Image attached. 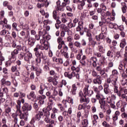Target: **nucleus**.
<instances>
[{
    "label": "nucleus",
    "instance_id": "f257e3e1",
    "mask_svg": "<svg viewBox=\"0 0 127 127\" xmlns=\"http://www.w3.org/2000/svg\"><path fill=\"white\" fill-rule=\"evenodd\" d=\"M42 50V48L41 45L39 44H37L36 45L35 48L33 51L35 52V55L37 58L35 59V61L37 64H40L41 63V59H43L45 60L46 59V57H44V55L43 54V52L42 51L39 52L38 50Z\"/></svg>",
    "mask_w": 127,
    "mask_h": 127
},
{
    "label": "nucleus",
    "instance_id": "f03ea898",
    "mask_svg": "<svg viewBox=\"0 0 127 127\" xmlns=\"http://www.w3.org/2000/svg\"><path fill=\"white\" fill-rule=\"evenodd\" d=\"M27 49L26 48V46H21L20 45H18L16 46V49H14L13 51L11 52V58L10 60H12L13 62L15 61L16 60V55L18 54L19 51H23V52H26Z\"/></svg>",
    "mask_w": 127,
    "mask_h": 127
},
{
    "label": "nucleus",
    "instance_id": "7ed1b4c3",
    "mask_svg": "<svg viewBox=\"0 0 127 127\" xmlns=\"http://www.w3.org/2000/svg\"><path fill=\"white\" fill-rule=\"evenodd\" d=\"M89 87H90V85H86L83 89V92L85 95L83 97L85 98L84 103H86V104H89L90 103V98L89 97H86V96L92 97L94 94V91L91 89H89Z\"/></svg>",
    "mask_w": 127,
    "mask_h": 127
},
{
    "label": "nucleus",
    "instance_id": "20e7f679",
    "mask_svg": "<svg viewBox=\"0 0 127 127\" xmlns=\"http://www.w3.org/2000/svg\"><path fill=\"white\" fill-rule=\"evenodd\" d=\"M118 81V77L115 78H111L110 77L108 78L106 80V82L104 84H107L108 86H114V93L116 94V90L119 89V86L117 85V81Z\"/></svg>",
    "mask_w": 127,
    "mask_h": 127
},
{
    "label": "nucleus",
    "instance_id": "39448f33",
    "mask_svg": "<svg viewBox=\"0 0 127 127\" xmlns=\"http://www.w3.org/2000/svg\"><path fill=\"white\" fill-rule=\"evenodd\" d=\"M86 1L88 3L87 4V9H90L93 7V3H92V1H96V0H82L80 3L78 5L77 8L80 9V10H82L84 8V6L86 4Z\"/></svg>",
    "mask_w": 127,
    "mask_h": 127
},
{
    "label": "nucleus",
    "instance_id": "423d86ee",
    "mask_svg": "<svg viewBox=\"0 0 127 127\" xmlns=\"http://www.w3.org/2000/svg\"><path fill=\"white\" fill-rule=\"evenodd\" d=\"M16 109V114L18 115H19L20 120H24L25 122H27L28 113L22 112L23 111H21V108H20V107H18V108Z\"/></svg>",
    "mask_w": 127,
    "mask_h": 127
},
{
    "label": "nucleus",
    "instance_id": "0eeeda50",
    "mask_svg": "<svg viewBox=\"0 0 127 127\" xmlns=\"http://www.w3.org/2000/svg\"><path fill=\"white\" fill-rule=\"evenodd\" d=\"M40 89L38 92L40 95H43L44 93H46V96H47V97H48L49 98H50V97L52 96V95H51V92L47 91H48V87H47V86L42 84L40 85Z\"/></svg>",
    "mask_w": 127,
    "mask_h": 127
},
{
    "label": "nucleus",
    "instance_id": "6e6552de",
    "mask_svg": "<svg viewBox=\"0 0 127 127\" xmlns=\"http://www.w3.org/2000/svg\"><path fill=\"white\" fill-rule=\"evenodd\" d=\"M115 94H117L118 97H120L121 99H126V95L127 94V89H124L123 87H121L119 89H116L115 91Z\"/></svg>",
    "mask_w": 127,
    "mask_h": 127
},
{
    "label": "nucleus",
    "instance_id": "1a4fd4ad",
    "mask_svg": "<svg viewBox=\"0 0 127 127\" xmlns=\"http://www.w3.org/2000/svg\"><path fill=\"white\" fill-rule=\"evenodd\" d=\"M58 79H59V75H55L54 77H52V76L48 77L47 81L49 83H51L52 82L54 86H57V85L58 84Z\"/></svg>",
    "mask_w": 127,
    "mask_h": 127
},
{
    "label": "nucleus",
    "instance_id": "9d476101",
    "mask_svg": "<svg viewBox=\"0 0 127 127\" xmlns=\"http://www.w3.org/2000/svg\"><path fill=\"white\" fill-rule=\"evenodd\" d=\"M31 110H32V106L28 103H24L22 107V112H23V113H28V112L31 111Z\"/></svg>",
    "mask_w": 127,
    "mask_h": 127
},
{
    "label": "nucleus",
    "instance_id": "9b49d317",
    "mask_svg": "<svg viewBox=\"0 0 127 127\" xmlns=\"http://www.w3.org/2000/svg\"><path fill=\"white\" fill-rule=\"evenodd\" d=\"M83 22H79L78 25L76 27V31L79 32L80 35H84L85 31L84 30V27Z\"/></svg>",
    "mask_w": 127,
    "mask_h": 127
},
{
    "label": "nucleus",
    "instance_id": "f8f14e48",
    "mask_svg": "<svg viewBox=\"0 0 127 127\" xmlns=\"http://www.w3.org/2000/svg\"><path fill=\"white\" fill-rule=\"evenodd\" d=\"M99 103L100 105L101 110H106V107H107V101H106V98H101V99L99 101Z\"/></svg>",
    "mask_w": 127,
    "mask_h": 127
},
{
    "label": "nucleus",
    "instance_id": "ddd939ff",
    "mask_svg": "<svg viewBox=\"0 0 127 127\" xmlns=\"http://www.w3.org/2000/svg\"><path fill=\"white\" fill-rule=\"evenodd\" d=\"M92 82L94 85H101L103 82V80L101 76L98 75L95 78L93 79Z\"/></svg>",
    "mask_w": 127,
    "mask_h": 127
},
{
    "label": "nucleus",
    "instance_id": "4468645a",
    "mask_svg": "<svg viewBox=\"0 0 127 127\" xmlns=\"http://www.w3.org/2000/svg\"><path fill=\"white\" fill-rule=\"evenodd\" d=\"M64 75L66 78H68L69 80L73 79L75 76H76V73L75 71L70 72H65L64 73Z\"/></svg>",
    "mask_w": 127,
    "mask_h": 127
},
{
    "label": "nucleus",
    "instance_id": "2eb2a0df",
    "mask_svg": "<svg viewBox=\"0 0 127 127\" xmlns=\"http://www.w3.org/2000/svg\"><path fill=\"white\" fill-rule=\"evenodd\" d=\"M84 32L86 33V36L88 37L89 41H91L93 40V37L92 36V34L91 33V30L88 29V28L85 27L84 28Z\"/></svg>",
    "mask_w": 127,
    "mask_h": 127
},
{
    "label": "nucleus",
    "instance_id": "dca6fc26",
    "mask_svg": "<svg viewBox=\"0 0 127 127\" xmlns=\"http://www.w3.org/2000/svg\"><path fill=\"white\" fill-rule=\"evenodd\" d=\"M32 54L31 53H28L27 54H25L24 57V60L25 61V62H27L28 63H29L30 62V61L32 59Z\"/></svg>",
    "mask_w": 127,
    "mask_h": 127
},
{
    "label": "nucleus",
    "instance_id": "f3484780",
    "mask_svg": "<svg viewBox=\"0 0 127 127\" xmlns=\"http://www.w3.org/2000/svg\"><path fill=\"white\" fill-rule=\"evenodd\" d=\"M120 115H121V112L117 110L115 112L114 115L112 116V120L113 122H116L117 120H119Z\"/></svg>",
    "mask_w": 127,
    "mask_h": 127
},
{
    "label": "nucleus",
    "instance_id": "a211bd4d",
    "mask_svg": "<svg viewBox=\"0 0 127 127\" xmlns=\"http://www.w3.org/2000/svg\"><path fill=\"white\" fill-rule=\"evenodd\" d=\"M35 41L36 40L34 38L29 37L28 39V44L30 47H33L35 44Z\"/></svg>",
    "mask_w": 127,
    "mask_h": 127
},
{
    "label": "nucleus",
    "instance_id": "6ab92c4d",
    "mask_svg": "<svg viewBox=\"0 0 127 127\" xmlns=\"http://www.w3.org/2000/svg\"><path fill=\"white\" fill-rule=\"evenodd\" d=\"M95 38L97 41H101L106 38V36L105 33H101L99 35L96 36Z\"/></svg>",
    "mask_w": 127,
    "mask_h": 127
},
{
    "label": "nucleus",
    "instance_id": "aec40b11",
    "mask_svg": "<svg viewBox=\"0 0 127 127\" xmlns=\"http://www.w3.org/2000/svg\"><path fill=\"white\" fill-rule=\"evenodd\" d=\"M107 56L109 57V61H113L114 60V52L112 51H108L107 53Z\"/></svg>",
    "mask_w": 127,
    "mask_h": 127
},
{
    "label": "nucleus",
    "instance_id": "412c9836",
    "mask_svg": "<svg viewBox=\"0 0 127 127\" xmlns=\"http://www.w3.org/2000/svg\"><path fill=\"white\" fill-rule=\"evenodd\" d=\"M20 100H17V105H16V109H18V108L20 107V109H21V103L22 104H24L25 100L23 98H21Z\"/></svg>",
    "mask_w": 127,
    "mask_h": 127
},
{
    "label": "nucleus",
    "instance_id": "4be33fe9",
    "mask_svg": "<svg viewBox=\"0 0 127 127\" xmlns=\"http://www.w3.org/2000/svg\"><path fill=\"white\" fill-rule=\"evenodd\" d=\"M86 59H87V57H86L85 55H83L81 58V60H80V63L81 64V66H86L87 64Z\"/></svg>",
    "mask_w": 127,
    "mask_h": 127
},
{
    "label": "nucleus",
    "instance_id": "5701e85b",
    "mask_svg": "<svg viewBox=\"0 0 127 127\" xmlns=\"http://www.w3.org/2000/svg\"><path fill=\"white\" fill-rule=\"evenodd\" d=\"M109 87L110 85H108L107 84H104V92L106 95H109V93H110V88H109Z\"/></svg>",
    "mask_w": 127,
    "mask_h": 127
},
{
    "label": "nucleus",
    "instance_id": "b1692460",
    "mask_svg": "<svg viewBox=\"0 0 127 127\" xmlns=\"http://www.w3.org/2000/svg\"><path fill=\"white\" fill-rule=\"evenodd\" d=\"M71 3L70 0H63V2L61 4L62 7H66V5H69Z\"/></svg>",
    "mask_w": 127,
    "mask_h": 127
},
{
    "label": "nucleus",
    "instance_id": "393cba45",
    "mask_svg": "<svg viewBox=\"0 0 127 127\" xmlns=\"http://www.w3.org/2000/svg\"><path fill=\"white\" fill-rule=\"evenodd\" d=\"M19 21L21 26H22V27H25V26H26V24H25V18H20Z\"/></svg>",
    "mask_w": 127,
    "mask_h": 127
},
{
    "label": "nucleus",
    "instance_id": "a878e982",
    "mask_svg": "<svg viewBox=\"0 0 127 127\" xmlns=\"http://www.w3.org/2000/svg\"><path fill=\"white\" fill-rule=\"evenodd\" d=\"M77 91V86L76 84H73L72 85V88H71V94L73 95V96H75L76 95V91Z\"/></svg>",
    "mask_w": 127,
    "mask_h": 127
},
{
    "label": "nucleus",
    "instance_id": "bb28decb",
    "mask_svg": "<svg viewBox=\"0 0 127 127\" xmlns=\"http://www.w3.org/2000/svg\"><path fill=\"white\" fill-rule=\"evenodd\" d=\"M27 99H28V100H31V98H32L33 99L35 98V93L34 92V91H31L30 94L27 95Z\"/></svg>",
    "mask_w": 127,
    "mask_h": 127
},
{
    "label": "nucleus",
    "instance_id": "cd10ccee",
    "mask_svg": "<svg viewBox=\"0 0 127 127\" xmlns=\"http://www.w3.org/2000/svg\"><path fill=\"white\" fill-rule=\"evenodd\" d=\"M82 127H88L89 125V121L88 119H84L81 121Z\"/></svg>",
    "mask_w": 127,
    "mask_h": 127
},
{
    "label": "nucleus",
    "instance_id": "c85d7f7f",
    "mask_svg": "<svg viewBox=\"0 0 127 127\" xmlns=\"http://www.w3.org/2000/svg\"><path fill=\"white\" fill-rule=\"evenodd\" d=\"M43 116V112H40L38 114L35 115L36 121H40V119Z\"/></svg>",
    "mask_w": 127,
    "mask_h": 127
},
{
    "label": "nucleus",
    "instance_id": "c756f323",
    "mask_svg": "<svg viewBox=\"0 0 127 127\" xmlns=\"http://www.w3.org/2000/svg\"><path fill=\"white\" fill-rule=\"evenodd\" d=\"M20 34L22 37H23L24 38H27L29 36V32H28L27 34H26V32L25 31H22Z\"/></svg>",
    "mask_w": 127,
    "mask_h": 127
},
{
    "label": "nucleus",
    "instance_id": "7c9ffc66",
    "mask_svg": "<svg viewBox=\"0 0 127 127\" xmlns=\"http://www.w3.org/2000/svg\"><path fill=\"white\" fill-rule=\"evenodd\" d=\"M54 100H55V97H54L53 95H51V97L48 98L49 105H51V106H53V104H54L53 102Z\"/></svg>",
    "mask_w": 127,
    "mask_h": 127
},
{
    "label": "nucleus",
    "instance_id": "2f4dec72",
    "mask_svg": "<svg viewBox=\"0 0 127 127\" xmlns=\"http://www.w3.org/2000/svg\"><path fill=\"white\" fill-rule=\"evenodd\" d=\"M124 67H126V66L123 64V62H120L118 66V69L120 70V72H125Z\"/></svg>",
    "mask_w": 127,
    "mask_h": 127
},
{
    "label": "nucleus",
    "instance_id": "473e14b6",
    "mask_svg": "<svg viewBox=\"0 0 127 127\" xmlns=\"http://www.w3.org/2000/svg\"><path fill=\"white\" fill-rule=\"evenodd\" d=\"M127 45V41L125 39H123L121 40V42L120 43V47L121 48H124L125 46Z\"/></svg>",
    "mask_w": 127,
    "mask_h": 127
},
{
    "label": "nucleus",
    "instance_id": "72a5a7b5",
    "mask_svg": "<svg viewBox=\"0 0 127 127\" xmlns=\"http://www.w3.org/2000/svg\"><path fill=\"white\" fill-rule=\"evenodd\" d=\"M66 85H67V81L65 79H63L61 84H59L58 87L59 88H63V85L66 86Z\"/></svg>",
    "mask_w": 127,
    "mask_h": 127
},
{
    "label": "nucleus",
    "instance_id": "f704fd0d",
    "mask_svg": "<svg viewBox=\"0 0 127 127\" xmlns=\"http://www.w3.org/2000/svg\"><path fill=\"white\" fill-rule=\"evenodd\" d=\"M106 18H101V21L99 22V26H103L104 24H106Z\"/></svg>",
    "mask_w": 127,
    "mask_h": 127
},
{
    "label": "nucleus",
    "instance_id": "c9c22d12",
    "mask_svg": "<svg viewBox=\"0 0 127 127\" xmlns=\"http://www.w3.org/2000/svg\"><path fill=\"white\" fill-rule=\"evenodd\" d=\"M67 26L69 28H72L73 27H75V26H76V24L72 23V20L69 19V22L67 24Z\"/></svg>",
    "mask_w": 127,
    "mask_h": 127
},
{
    "label": "nucleus",
    "instance_id": "e433bc0d",
    "mask_svg": "<svg viewBox=\"0 0 127 127\" xmlns=\"http://www.w3.org/2000/svg\"><path fill=\"white\" fill-rule=\"evenodd\" d=\"M42 73V70L40 67H38L36 70V76H40V74Z\"/></svg>",
    "mask_w": 127,
    "mask_h": 127
},
{
    "label": "nucleus",
    "instance_id": "4c0bfd02",
    "mask_svg": "<svg viewBox=\"0 0 127 127\" xmlns=\"http://www.w3.org/2000/svg\"><path fill=\"white\" fill-rule=\"evenodd\" d=\"M122 5H123V7H122V12L123 13H126L127 9V4H126V3H124L122 4Z\"/></svg>",
    "mask_w": 127,
    "mask_h": 127
},
{
    "label": "nucleus",
    "instance_id": "58836bf2",
    "mask_svg": "<svg viewBox=\"0 0 127 127\" xmlns=\"http://www.w3.org/2000/svg\"><path fill=\"white\" fill-rule=\"evenodd\" d=\"M98 50L101 53H105L106 51V50L104 48V46H103L102 45H100L98 46Z\"/></svg>",
    "mask_w": 127,
    "mask_h": 127
},
{
    "label": "nucleus",
    "instance_id": "ea45409f",
    "mask_svg": "<svg viewBox=\"0 0 127 127\" xmlns=\"http://www.w3.org/2000/svg\"><path fill=\"white\" fill-rule=\"evenodd\" d=\"M46 33H47V32H46V30H43L42 31L40 30L39 31V37H41V36H44V35H45V34H46Z\"/></svg>",
    "mask_w": 127,
    "mask_h": 127
},
{
    "label": "nucleus",
    "instance_id": "a19ab883",
    "mask_svg": "<svg viewBox=\"0 0 127 127\" xmlns=\"http://www.w3.org/2000/svg\"><path fill=\"white\" fill-rule=\"evenodd\" d=\"M11 70L12 72H15V71H18L19 70V67L17 65H14L11 67Z\"/></svg>",
    "mask_w": 127,
    "mask_h": 127
},
{
    "label": "nucleus",
    "instance_id": "79ce46f5",
    "mask_svg": "<svg viewBox=\"0 0 127 127\" xmlns=\"http://www.w3.org/2000/svg\"><path fill=\"white\" fill-rule=\"evenodd\" d=\"M90 43L88 44L89 46H92V47H95L96 44H97V42L92 40L91 41H89Z\"/></svg>",
    "mask_w": 127,
    "mask_h": 127
},
{
    "label": "nucleus",
    "instance_id": "37998d69",
    "mask_svg": "<svg viewBox=\"0 0 127 127\" xmlns=\"http://www.w3.org/2000/svg\"><path fill=\"white\" fill-rule=\"evenodd\" d=\"M116 57L117 59H121L122 58V54L121 51H118L116 53Z\"/></svg>",
    "mask_w": 127,
    "mask_h": 127
},
{
    "label": "nucleus",
    "instance_id": "c03bdc74",
    "mask_svg": "<svg viewBox=\"0 0 127 127\" xmlns=\"http://www.w3.org/2000/svg\"><path fill=\"white\" fill-rule=\"evenodd\" d=\"M44 56L45 57H46V58L45 60H44L43 59H42L43 60V61L45 62V63L46 64H47V65L48 66H49V65H50V64H50V60H49V59L47 58V57L46 56L44 55Z\"/></svg>",
    "mask_w": 127,
    "mask_h": 127
},
{
    "label": "nucleus",
    "instance_id": "a18cd8bd",
    "mask_svg": "<svg viewBox=\"0 0 127 127\" xmlns=\"http://www.w3.org/2000/svg\"><path fill=\"white\" fill-rule=\"evenodd\" d=\"M62 55L64 56V58L66 59H68V58H69V54L67 52L63 51L62 52Z\"/></svg>",
    "mask_w": 127,
    "mask_h": 127
},
{
    "label": "nucleus",
    "instance_id": "49530a36",
    "mask_svg": "<svg viewBox=\"0 0 127 127\" xmlns=\"http://www.w3.org/2000/svg\"><path fill=\"white\" fill-rule=\"evenodd\" d=\"M109 25L110 28H114L115 29H117V28H116V26H118V25L116 23H110L108 24Z\"/></svg>",
    "mask_w": 127,
    "mask_h": 127
},
{
    "label": "nucleus",
    "instance_id": "de8ad7c7",
    "mask_svg": "<svg viewBox=\"0 0 127 127\" xmlns=\"http://www.w3.org/2000/svg\"><path fill=\"white\" fill-rule=\"evenodd\" d=\"M18 114H16L15 115H13L12 118L13 119V122L14 123H17L18 122V118L17 117Z\"/></svg>",
    "mask_w": 127,
    "mask_h": 127
},
{
    "label": "nucleus",
    "instance_id": "09e8293b",
    "mask_svg": "<svg viewBox=\"0 0 127 127\" xmlns=\"http://www.w3.org/2000/svg\"><path fill=\"white\" fill-rule=\"evenodd\" d=\"M97 12L98 14H100L101 16H103L104 11H103V9H102V8H98L97 9Z\"/></svg>",
    "mask_w": 127,
    "mask_h": 127
},
{
    "label": "nucleus",
    "instance_id": "8fccbe9b",
    "mask_svg": "<svg viewBox=\"0 0 127 127\" xmlns=\"http://www.w3.org/2000/svg\"><path fill=\"white\" fill-rule=\"evenodd\" d=\"M37 100L38 101H39L38 103L40 106H42V105H44V103H45L44 100L42 99L41 98L39 99V97H38V96H37Z\"/></svg>",
    "mask_w": 127,
    "mask_h": 127
},
{
    "label": "nucleus",
    "instance_id": "3c124183",
    "mask_svg": "<svg viewBox=\"0 0 127 127\" xmlns=\"http://www.w3.org/2000/svg\"><path fill=\"white\" fill-rule=\"evenodd\" d=\"M49 74L50 75H51V76H58V75H57V73L55 72V70H53V69H51V70H50L49 72Z\"/></svg>",
    "mask_w": 127,
    "mask_h": 127
},
{
    "label": "nucleus",
    "instance_id": "603ef678",
    "mask_svg": "<svg viewBox=\"0 0 127 127\" xmlns=\"http://www.w3.org/2000/svg\"><path fill=\"white\" fill-rule=\"evenodd\" d=\"M101 7L103 11H106V10H107V6L105 5V2H103L101 4Z\"/></svg>",
    "mask_w": 127,
    "mask_h": 127
},
{
    "label": "nucleus",
    "instance_id": "864d4df0",
    "mask_svg": "<svg viewBox=\"0 0 127 127\" xmlns=\"http://www.w3.org/2000/svg\"><path fill=\"white\" fill-rule=\"evenodd\" d=\"M47 0H39V1H40V2H45L44 4H45L46 7H47V6L49 5V2L47 1Z\"/></svg>",
    "mask_w": 127,
    "mask_h": 127
},
{
    "label": "nucleus",
    "instance_id": "5fc2aeb1",
    "mask_svg": "<svg viewBox=\"0 0 127 127\" xmlns=\"http://www.w3.org/2000/svg\"><path fill=\"white\" fill-rule=\"evenodd\" d=\"M13 60V59L10 60H10L7 61L5 63V66H6V67H9V66H10L11 65L12 62H13L12 61Z\"/></svg>",
    "mask_w": 127,
    "mask_h": 127
},
{
    "label": "nucleus",
    "instance_id": "6e6d98bb",
    "mask_svg": "<svg viewBox=\"0 0 127 127\" xmlns=\"http://www.w3.org/2000/svg\"><path fill=\"white\" fill-rule=\"evenodd\" d=\"M62 28L66 32V31H68L69 30V28H68L67 26L65 25V24H62L61 25Z\"/></svg>",
    "mask_w": 127,
    "mask_h": 127
},
{
    "label": "nucleus",
    "instance_id": "4d7b16f0",
    "mask_svg": "<svg viewBox=\"0 0 127 127\" xmlns=\"http://www.w3.org/2000/svg\"><path fill=\"white\" fill-rule=\"evenodd\" d=\"M55 62L57 63H60V64H63V59L56 58Z\"/></svg>",
    "mask_w": 127,
    "mask_h": 127
},
{
    "label": "nucleus",
    "instance_id": "13d9d810",
    "mask_svg": "<svg viewBox=\"0 0 127 127\" xmlns=\"http://www.w3.org/2000/svg\"><path fill=\"white\" fill-rule=\"evenodd\" d=\"M111 15V12L110 11H107L106 12H104L103 17H107V16H110Z\"/></svg>",
    "mask_w": 127,
    "mask_h": 127
},
{
    "label": "nucleus",
    "instance_id": "bf43d9fd",
    "mask_svg": "<svg viewBox=\"0 0 127 127\" xmlns=\"http://www.w3.org/2000/svg\"><path fill=\"white\" fill-rule=\"evenodd\" d=\"M92 89L94 92L96 93V94H98L99 93H100V90H99V88L97 86H94Z\"/></svg>",
    "mask_w": 127,
    "mask_h": 127
},
{
    "label": "nucleus",
    "instance_id": "052dcab7",
    "mask_svg": "<svg viewBox=\"0 0 127 127\" xmlns=\"http://www.w3.org/2000/svg\"><path fill=\"white\" fill-rule=\"evenodd\" d=\"M42 50H48V45L47 44H44V46L41 45Z\"/></svg>",
    "mask_w": 127,
    "mask_h": 127
},
{
    "label": "nucleus",
    "instance_id": "680f3d73",
    "mask_svg": "<svg viewBox=\"0 0 127 127\" xmlns=\"http://www.w3.org/2000/svg\"><path fill=\"white\" fill-rule=\"evenodd\" d=\"M121 82L122 86H126V85H127V79H122Z\"/></svg>",
    "mask_w": 127,
    "mask_h": 127
},
{
    "label": "nucleus",
    "instance_id": "e2e57ef3",
    "mask_svg": "<svg viewBox=\"0 0 127 127\" xmlns=\"http://www.w3.org/2000/svg\"><path fill=\"white\" fill-rule=\"evenodd\" d=\"M58 107H59L60 110L61 111V112H64L65 111V108H64V107H63V105L61 104H58Z\"/></svg>",
    "mask_w": 127,
    "mask_h": 127
},
{
    "label": "nucleus",
    "instance_id": "0e129e2a",
    "mask_svg": "<svg viewBox=\"0 0 127 127\" xmlns=\"http://www.w3.org/2000/svg\"><path fill=\"white\" fill-rule=\"evenodd\" d=\"M116 106L117 108H121L122 106H123V102L122 100H119L116 104Z\"/></svg>",
    "mask_w": 127,
    "mask_h": 127
},
{
    "label": "nucleus",
    "instance_id": "69168bd1",
    "mask_svg": "<svg viewBox=\"0 0 127 127\" xmlns=\"http://www.w3.org/2000/svg\"><path fill=\"white\" fill-rule=\"evenodd\" d=\"M74 46L77 48H81V43L78 41H76L74 42Z\"/></svg>",
    "mask_w": 127,
    "mask_h": 127
},
{
    "label": "nucleus",
    "instance_id": "338daca9",
    "mask_svg": "<svg viewBox=\"0 0 127 127\" xmlns=\"http://www.w3.org/2000/svg\"><path fill=\"white\" fill-rule=\"evenodd\" d=\"M53 17L54 19H57V11L54 10L53 12Z\"/></svg>",
    "mask_w": 127,
    "mask_h": 127
},
{
    "label": "nucleus",
    "instance_id": "774afa93",
    "mask_svg": "<svg viewBox=\"0 0 127 127\" xmlns=\"http://www.w3.org/2000/svg\"><path fill=\"white\" fill-rule=\"evenodd\" d=\"M62 115L65 119L67 118L68 116H69V115L67 112V111H65V110L63 111V112L62 113Z\"/></svg>",
    "mask_w": 127,
    "mask_h": 127
}]
</instances>
